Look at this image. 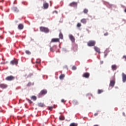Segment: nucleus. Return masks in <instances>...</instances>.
Returning a JSON list of instances; mask_svg holds the SVG:
<instances>
[{
  "mask_svg": "<svg viewBox=\"0 0 126 126\" xmlns=\"http://www.w3.org/2000/svg\"><path fill=\"white\" fill-rule=\"evenodd\" d=\"M41 32H44V33H49L50 32V30L48 28L45 27H40L39 28Z\"/></svg>",
  "mask_w": 126,
  "mask_h": 126,
  "instance_id": "nucleus-1",
  "label": "nucleus"
},
{
  "mask_svg": "<svg viewBox=\"0 0 126 126\" xmlns=\"http://www.w3.org/2000/svg\"><path fill=\"white\" fill-rule=\"evenodd\" d=\"M48 93V91L46 89L42 90L40 91V92L38 94V97L40 98L41 96L43 95H46Z\"/></svg>",
  "mask_w": 126,
  "mask_h": 126,
  "instance_id": "nucleus-2",
  "label": "nucleus"
},
{
  "mask_svg": "<svg viewBox=\"0 0 126 126\" xmlns=\"http://www.w3.org/2000/svg\"><path fill=\"white\" fill-rule=\"evenodd\" d=\"M26 54H27V55H31V52L29 51V50H26Z\"/></svg>",
  "mask_w": 126,
  "mask_h": 126,
  "instance_id": "nucleus-22",
  "label": "nucleus"
},
{
  "mask_svg": "<svg viewBox=\"0 0 126 126\" xmlns=\"http://www.w3.org/2000/svg\"><path fill=\"white\" fill-rule=\"evenodd\" d=\"M122 59L125 60V61H126V55L123 56L122 57Z\"/></svg>",
  "mask_w": 126,
  "mask_h": 126,
  "instance_id": "nucleus-29",
  "label": "nucleus"
},
{
  "mask_svg": "<svg viewBox=\"0 0 126 126\" xmlns=\"http://www.w3.org/2000/svg\"><path fill=\"white\" fill-rule=\"evenodd\" d=\"M28 101L30 103V104H32V103H33V102H32V101H31V100L30 99H28Z\"/></svg>",
  "mask_w": 126,
  "mask_h": 126,
  "instance_id": "nucleus-31",
  "label": "nucleus"
},
{
  "mask_svg": "<svg viewBox=\"0 0 126 126\" xmlns=\"http://www.w3.org/2000/svg\"><path fill=\"white\" fill-rule=\"evenodd\" d=\"M123 115L124 116H126V115L125 114V113H123Z\"/></svg>",
  "mask_w": 126,
  "mask_h": 126,
  "instance_id": "nucleus-41",
  "label": "nucleus"
},
{
  "mask_svg": "<svg viewBox=\"0 0 126 126\" xmlns=\"http://www.w3.org/2000/svg\"><path fill=\"white\" fill-rule=\"evenodd\" d=\"M81 22L83 23V24H86V23L87 22V19L83 18L81 20Z\"/></svg>",
  "mask_w": 126,
  "mask_h": 126,
  "instance_id": "nucleus-17",
  "label": "nucleus"
},
{
  "mask_svg": "<svg viewBox=\"0 0 126 126\" xmlns=\"http://www.w3.org/2000/svg\"><path fill=\"white\" fill-rule=\"evenodd\" d=\"M14 9H17V8L16 7H14Z\"/></svg>",
  "mask_w": 126,
  "mask_h": 126,
  "instance_id": "nucleus-38",
  "label": "nucleus"
},
{
  "mask_svg": "<svg viewBox=\"0 0 126 126\" xmlns=\"http://www.w3.org/2000/svg\"><path fill=\"white\" fill-rule=\"evenodd\" d=\"M125 12L126 13V8L125 10Z\"/></svg>",
  "mask_w": 126,
  "mask_h": 126,
  "instance_id": "nucleus-40",
  "label": "nucleus"
},
{
  "mask_svg": "<svg viewBox=\"0 0 126 126\" xmlns=\"http://www.w3.org/2000/svg\"><path fill=\"white\" fill-rule=\"evenodd\" d=\"M61 101L62 102V103H65V100L64 99H62Z\"/></svg>",
  "mask_w": 126,
  "mask_h": 126,
  "instance_id": "nucleus-35",
  "label": "nucleus"
},
{
  "mask_svg": "<svg viewBox=\"0 0 126 126\" xmlns=\"http://www.w3.org/2000/svg\"><path fill=\"white\" fill-rule=\"evenodd\" d=\"M18 28L19 30H22L24 28V26L22 24H20L18 26Z\"/></svg>",
  "mask_w": 126,
  "mask_h": 126,
  "instance_id": "nucleus-11",
  "label": "nucleus"
},
{
  "mask_svg": "<svg viewBox=\"0 0 126 126\" xmlns=\"http://www.w3.org/2000/svg\"><path fill=\"white\" fill-rule=\"evenodd\" d=\"M111 68L112 70H116L117 68H118V67L116 66V64H114L111 66Z\"/></svg>",
  "mask_w": 126,
  "mask_h": 126,
  "instance_id": "nucleus-16",
  "label": "nucleus"
},
{
  "mask_svg": "<svg viewBox=\"0 0 126 126\" xmlns=\"http://www.w3.org/2000/svg\"><path fill=\"white\" fill-rule=\"evenodd\" d=\"M14 78L13 76H9L5 78V80H7V81H11L14 80Z\"/></svg>",
  "mask_w": 126,
  "mask_h": 126,
  "instance_id": "nucleus-4",
  "label": "nucleus"
},
{
  "mask_svg": "<svg viewBox=\"0 0 126 126\" xmlns=\"http://www.w3.org/2000/svg\"><path fill=\"white\" fill-rule=\"evenodd\" d=\"M95 44H96V42L95 41L91 40L88 42V46H89V47H93L95 46Z\"/></svg>",
  "mask_w": 126,
  "mask_h": 126,
  "instance_id": "nucleus-3",
  "label": "nucleus"
},
{
  "mask_svg": "<svg viewBox=\"0 0 126 126\" xmlns=\"http://www.w3.org/2000/svg\"><path fill=\"white\" fill-rule=\"evenodd\" d=\"M73 104H74V105H77V104H78V102L76 101H74Z\"/></svg>",
  "mask_w": 126,
  "mask_h": 126,
  "instance_id": "nucleus-32",
  "label": "nucleus"
},
{
  "mask_svg": "<svg viewBox=\"0 0 126 126\" xmlns=\"http://www.w3.org/2000/svg\"><path fill=\"white\" fill-rule=\"evenodd\" d=\"M7 88V86L6 84H0V88H2V89H5V88Z\"/></svg>",
  "mask_w": 126,
  "mask_h": 126,
  "instance_id": "nucleus-10",
  "label": "nucleus"
},
{
  "mask_svg": "<svg viewBox=\"0 0 126 126\" xmlns=\"http://www.w3.org/2000/svg\"><path fill=\"white\" fill-rule=\"evenodd\" d=\"M77 27H78V28H79V27H81V24L80 23H78L77 24Z\"/></svg>",
  "mask_w": 126,
  "mask_h": 126,
  "instance_id": "nucleus-24",
  "label": "nucleus"
},
{
  "mask_svg": "<svg viewBox=\"0 0 126 126\" xmlns=\"http://www.w3.org/2000/svg\"><path fill=\"white\" fill-rule=\"evenodd\" d=\"M43 7L44 9H47L49 7V4L48 3H44L43 4Z\"/></svg>",
  "mask_w": 126,
  "mask_h": 126,
  "instance_id": "nucleus-15",
  "label": "nucleus"
},
{
  "mask_svg": "<svg viewBox=\"0 0 126 126\" xmlns=\"http://www.w3.org/2000/svg\"><path fill=\"white\" fill-rule=\"evenodd\" d=\"M104 92V91L103 90H98L97 93L98 94H101V93H103Z\"/></svg>",
  "mask_w": 126,
  "mask_h": 126,
  "instance_id": "nucleus-21",
  "label": "nucleus"
},
{
  "mask_svg": "<svg viewBox=\"0 0 126 126\" xmlns=\"http://www.w3.org/2000/svg\"><path fill=\"white\" fill-rule=\"evenodd\" d=\"M72 70H75L76 69V66H73L72 67Z\"/></svg>",
  "mask_w": 126,
  "mask_h": 126,
  "instance_id": "nucleus-28",
  "label": "nucleus"
},
{
  "mask_svg": "<svg viewBox=\"0 0 126 126\" xmlns=\"http://www.w3.org/2000/svg\"><path fill=\"white\" fill-rule=\"evenodd\" d=\"M69 37V39L71 40L72 42H74V41H75V39L74 38V37L72 35H70Z\"/></svg>",
  "mask_w": 126,
  "mask_h": 126,
  "instance_id": "nucleus-14",
  "label": "nucleus"
},
{
  "mask_svg": "<svg viewBox=\"0 0 126 126\" xmlns=\"http://www.w3.org/2000/svg\"><path fill=\"white\" fill-rule=\"evenodd\" d=\"M31 85H32V83H31V82L28 83V84H27V86H31Z\"/></svg>",
  "mask_w": 126,
  "mask_h": 126,
  "instance_id": "nucleus-30",
  "label": "nucleus"
},
{
  "mask_svg": "<svg viewBox=\"0 0 126 126\" xmlns=\"http://www.w3.org/2000/svg\"><path fill=\"white\" fill-rule=\"evenodd\" d=\"M64 76H65L64 74H62L60 76L59 78H60V79L63 80V78H64Z\"/></svg>",
  "mask_w": 126,
  "mask_h": 126,
  "instance_id": "nucleus-18",
  "label": "nucleus"
},
{
  "mask_svg": "<svg viewBox=\"0 0 126 126\" xmlns=\"http://www.w3.org/2000/svg\"><path fill=\"white\" fill-rule=\"evenodd\" d=\"M88 9H84V13H88Z\"/></svg>",
  "mask_w": 126,
  "mask_h": 126,
  "instance_id": "nucleus-27",
  "label": "nucleus"
},
{
  "mask_svg": "<svg viewBox=\"0 0 126 126\" xmlns=\"http://www.w3.org/2000/svg\"><path fill=\"white\" fill-rule=\"evenodd\" d=\"M38 106H39V107H44V104H43V103H39L38 104Z\"/></svg>",
  "mask_w": 126,
  "mask_h": 126,
  "instance_id": "nucleus-26",
  "label": "nucleus"
},
{
  "mask_svg": "<svg viewBox=\"0 0 126 126\" xmlns=\"http://www.w3.org/2000/svg\"><path fill=\"white\" fill-rule=\"evenodd\" d=\"M104 36H108V35H109V33L108 32H106L104 34Z\"/></svg>",
  "mask_w": 126,
  "mask_h": 126,
  "instance_id": "nucleus-34",
  "label": "nucleus"
},
{
  "mask_svg": "<svg viewBox=\"0 0 126 126\" xmlns=\"http://www.w3.org/2000/svg\"><path fill=\"white\" fill-rule=\"evenodd\" d=\"M69 6H71L73 7H76L77 6V2H72V3L69 4Z\"/></svg>",
  "mask_w": 126,
  "mask_h": 126,
  "instance_id": "nucleus-6",
  "label": "nucleus"
},
{
  "mask_svg": "<svg viewBox=\"0 0 126 126\" xmlns=\"http://www.w3.org/2000/svg\"><path fill=\"white\" fill-rule=\"evenodd\" d=\"M115 82L114 80H112L110 81V83L109 84V86H111V87H114L115 86Z\"/></svg>",
  "mask_w": 126,
  "mask_h": 126,
  "instance_id": "nucleus-13",
  "label": "nucleus"
},
{
  "mask_svg": "<svg viewBox=\"0 0 126 126\" xmlns=\"http://www.w3.org/2000/svg\"><path fill=\"white\" fill-rule=\"evenodd\" d=\"M31 99L33 100V101H36V100H37V97L35 95H33L31 97Z\"/></svg>",
  "mask_w": 126,
  "mask_h": 126,
  "instance_id": "nucleus-19",
  "label": "nucleus"
},
{
  "mask_svg": "<svg viewBox=\"0 0 126 126\" xmlns=\"http://www.w3.org/2000/svg\"><path fill=\"white\" fill-rule=\"evenodd\" d=\"M59 37L60 38V39H63V33H62V32L60 33Z\"/></svg>",
  "mask_w": 126,
  "mask_h": 126,
  "instance_id": "nucleus-20",
  "label": "nucleus"
},
{
  "mask_svg": "<svg viewBox=\"0 0 126 126\" xmlns=\"http://www.w3.org/2000/svg\"><path fill=\"white\" fill-rule=\"evenodd\" d=\"M10 64H12V65H17L18 64V61L17 60H14L10 62Z\"/></svg>",
  "mask_w": 126,
  "mask_h": 126,
  "instance_id": "nucleus-5",
  "label": "nucleus"
},
{
  "mask_svg": "<svg viewBox=\"0 0 126 126\" xmlns=\"http://www.w3.org/2000/svg\"><path fill=\"white\" fill-rule=\"evenodd\" d=\"M49 111H52V110H53V107H52V106L49 107Z\"/></svg>",
  "mask_w": 126,
  "mask_h": 126,
  "instance_id": "nucleus-33",
  "label": "nucleus"
},
{
  "mask_svg": "<svg viewBox=\"0 0 126 126\" xmlns=\"http://www.w3.org/2000/svg\"><path fill=\"white\" fill-rule=\"evenodd\" d=\"M90 76V74L88 72L84 73L83 74V77H85V78H89Z\"/></svg>",
  "mask_w": 126,
  "mask_h": 126,
  "instance_id": "nucleus-7",
  "label": "nucleus"
},
{
  "mask_svg": "<svg viewBox=\"0 0 126 126\" xmlns=\"http://www.w3.org/2000/svg\"><path fill=\"white\" fill-rule=\"evenodd\" d=\"M59 119L60 121H63V120H64V117L63 116H60Z\"/></svg>",
  "mask_w": 126,
  "mask_h": 126,
  "instance_id": "nucleus-23",
  "label": "nucleus"
},
{
  "mask_svg": "<svg viewBox=\"0 0 126 126\" xmlns=\"http://www.w3.org/2000/svg\"><path fill=\"white\" fill-rule=\"evenodd\" d=\"M94 49L95 52H96V53H98V54H101V52L100 51V48L95 46L94 47Z\"/></svg>",
  "mask_w": 126,
  "mask_h": 126,
  "instance_id": "nucleus-12",
  "label": "nucleus"
},
{
  "mask_svg": "<svg viewBox=\"0 0 126 126\" xmlns=\"http://www.w3.org/2000/svg\"><path fill=\"white\" fill-rule=\"evenodd\" d=\"M94 116H95V117H96V116H98V113H95L94 114Z\"/></svg>",
  "mask_w": 126,
  "mask_h": 126,
  "instance_id": "nucleus-37",
  "label": "nucleus"
},
{
  "mask_svg": "<svg viewBox=\"0 0 126 126\" xmlns=\"http://www.w3.org/2000/svg\"><path fill=\"white\" fill-rule=\"evenodd\" d=\"M36 63H41V61L40 60H38V61H36Z\"/></svg>",
  "mask_w": 126,
  "mask_h": 126,
  "instance_id": "nucleus-36",
  "label": "nucleus"
},
{
  "mask_svg": "<svg viewBox=\"0 0 126 126\" xmlns=\"http://www.w3.org/2000/svg\"><path fill=\"white\" fill-rule=\"evenodd\" d=\"M70 126H77V124H76L75 123H71L70 125Z\"/></svg>",
  "mask_w": 126,
  "mask_h": 126,
  "instance_id": "nucleus-25",
  "label": "nucleus"
},
{
  "mask_svg": "<svg viewBox=\"0 0 126 126\" xmlns=\"http://www.w3.org/2000/svg\"><path fill=\"white\" fill-rule=\"evenodd\" d=\"M123 82H126V75L124 73H122Z\"/></svg>",
  "mask_w": 126,
  "mask_h": 126,
  "instance_id": "nucleus-9",
  "label": "nucleus"
},
{
  "mask_svg": "<svg viewBox=\"0 0 126 126\" xmlns=\"http://www.w3.org/2000/svg\"><path fill=\"white\" fill-rule=\"evenodd\" d=\"M59 42H60V38H53L51 43H58Z\"/></svg>",
  "mask_w": 126,
  "mask_h": 126,
  "instance_id": "nucleus-8",
  "label": "nucleus"
},
{
  "mask_svg": "<svg viewBox=\"0 0 126 126\" xmlns=\"http://www.w3.org/2000/svg\"><path fill=\"white\" fill-rule=\"evenodd\" d=\"M55 12H56V13H58V11H55Z\"/></svg>",
  "mask_w": 126,
  "mask_h": 126,
  "instance_id": "nucleus-39",
  "label": "nucleus"
}]
</instances>
